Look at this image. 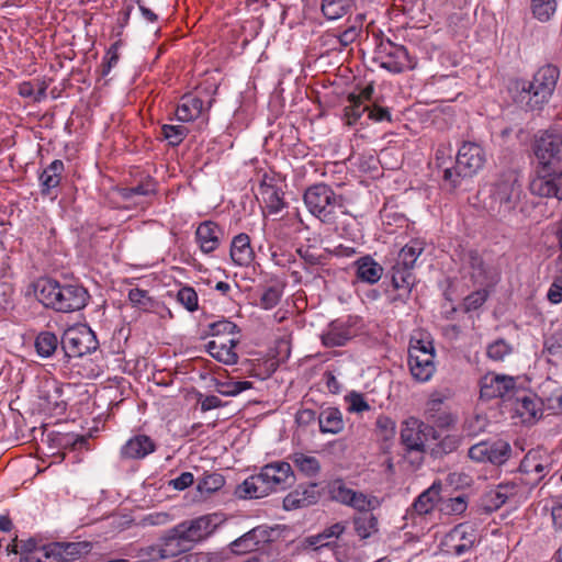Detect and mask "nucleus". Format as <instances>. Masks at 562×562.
I'll return each mask as SVG.
<instances>
[{
    "mask_svg": "<svg viewBox=\"0 0 562 562\" xmlns=\"http://www.w3.org/2000/svg\"><path fill=\"white\" fill-rule=\"evenodd\" d=\"M435 347L429 333L416 330L411 337L408 347V368L412 376L418 382H427L436 371Z\"/></svg>",
    "mask_w": 562,
    "mask_h": 562,
    "instance_id": "7ed1b4c3",
    "label": "nucleus"
},
{
    "mask_svg": "<svg viewBox=\"0 0 562 562\" xmlns=\"http://www.w3.org/2000/svg\"><path fill=\"white\" fill-rule=\"evenodd\" d=\"M140 562H157L164 560L159 543H154L144 548H140L136 554Z\"/></svg>",
    "mask_w": 562,
    "mask_h": 562,
    "instance_id": "6e6d98bb",
    "label": "nucleus"
},
{
    "mask_svg": "<svg viewBox=\"0 0 562 562\" xmlns=\"http://www.w3.org/2000/svg\"><path fill=\"white\" fill-rule=\"evenodd\" d=\"M547 296L551 303L558 304L562 302V279L555 280L551 284Z\"/></svg>",
    "mask_w": 562,
    "mask_h": 562,
    "instance_id": "0e129e2a",
    "label": "nucleus"
},
{
    "mask_svg": "<svg viewBox=\"0 0 562 562\" xmlns=\"http://www.w3.org/2000/svg\"><path fill=\"white\" fill-rule=\"evenodd\" d=\"M156 450L155 441L146 435L131 437L120 449L123 460H140Z\"/></svg>",
    "mask_w": 562,
    "mask_h": 562,
    "instance_id": "aec40b11",
    "label": "nucleus"
},
{
    "mask_svg": "<svg viewBox=\"0 0 562 562\" xmlns=\"http://www.w3.org/2000/svg\"><path fill=\"white\" fill-rule=\"evenodd\" d=\"M465 265L470 269V277L474 283L482 286H490L494 283V277L491 269L484 263L482 257L474 250H470L465 256Z\"/></svg>",
    "mask_w": 562,
    "mask_h": 562,
    "instance_id": "cd10ccee",
    "label": "nucleus"
},
{
    "mask_svg": "<svg viewBox=\"0 0 562 562\" xmlns=\"http://www.w3.org/2000/svg\"><path fill=\"white\" fill-rule=\"evenodd\" d=\"M351 330L344 322V318H335L328 325L326 331L322 335L325 346H341L351 337Z\"/></svg>",
    "mask_w": 562,
    "mask_h": 562,
    "instance_id": "c85d7f7f",
    "label": "nucleus"
},
{
    "mask_svg": "<svg viewBox=\"0 0 562 562\" xmlns=\"http://www.w3.org/2000/svg\"><path fill=\"white\" fill-rule=\"evenodd\" d=\"M316 503V497L308 496V497H302L301 496V488H297L291 493H289L284 499H283V507L286 510L295 509L300 507H305L312 504Z\"/></svg>",
    "mask_w": 562,
    "mask_h": 562,
    "instance_id": "8fccbe9b",
    "label": "nucleus"
},
{
    "mask_svg": "<svg viewBox=\"0 0 562 562\" xmlns=\"http://www.w3.org/2000/svg\"><path fill=\"white\" fill-rule=\"evenodd\" d=\"M210 331L215 339H225L226 336L238 337L237 326L227 318L210 324Z\"/></svg>",
    "mask_w": 562,
    "mask_h": 562,
    "instance_id": "de8ad7c7",
    "label": "nucleus"
},
{
    "mask_svg": "<svg viewBox=\"0 0 562 562\" xmlns=\"http://www.w3.org/2000/svg\"><path fill=\"white\" fill-rule=\"evenodd\" d=\"M224 521L221 514H209L178 524L190 547L209 538Z\"/></svg>",
    "mask_w": 562,
    "mask_h": 562,
    "instance_id": "f8f14e48",
    "label": "nucleus"
},
{
    "mask_svg": "<svg viewBox=\"0 0 562 562\" xmlns=\"http://www.w3.org/2000/svg\"><path fill=\"white\" fill-rule=\"evenodd\" d=\"M557 0H531V10L536 19L547 22L554 14Z\"/></svg>",
    "mask_w": 562,
    "mask_h": 562,
    "instance_id": "c03bdc74",
    "label": "nucleus"
},
{
    "mask_svg": "<svg viewBox=\"0 0 562 562\" xmlns=\"http://www.w3.org/2000/svg\"><path fill=\"white\" fill-rule=\"evenodd\" d=\"M516 379L494 372H488L480 381V394L482 398H507L512 400L516 394Z\"/></svg>",
    "mask_w": 562,
    "mask_h": 562,
    "instance_id": "ddd939ff",
    "label": "nucleus"
},
{
    "mask_svg": "<svg viewBox=\"0 0 562 562\" xmlns=\"http://www.w3.org/2000/svg\"><path fill=\"white\" fill-rule=\"evenodd\" d=\"M484 286L481 290H477L470 295H468L463 301V312L471 313L475 312L479 307H481L488 296V291Z\"/></svg>",
    "mask_w": 562,
    "mask_h": 562,
    "instance_id": "603ef678",
    "label": "nucleus"
},
{
    "mask_svg": "<svg viewBox=\"0 0 562 562\" xmlns=\"http://www.w3.org/2000/svg\"><path fill=\"white\" fill-rule=\"evenodd\" d=\"M349 101L350 105L345 109V117L348 125H353L366 111H369V106L363 104L361 97L350 95Z\"/></svg>",
    "mask_w": 562,
    "mask_h": 562,
    "instance_id": "49530a36",
    "label": "nucleus"
},
{
    "mask_svg": "<svg viewBox=\"0 0 562 562\" xmlns=\"http://www.w3.org/2000/svg\"><path fill=\"white\" fill-rule=\"evenodd\" d=\"M559 470V459L555 453L542 448L530 450L520 463V471L526 474H535V480L540 481L549 474H555Z\"/></svg>",
    "mask_w": 562,
    "mask_h": 562,
    "instance_id": "1a4fd4ad",
    "label": "nucleus"
},
{
    "mask_svg": "<svg viewBox=\"0 0 562 562\" xmlns=\"http://www.w3.org/2000/svg\"><path fill=\"white\" fill-rule=\"evenodd\" d=\"M183 537L184 535L177 525L159 539L158 543L160 546V552L164 560L173 558L191 548L187 539Z\"/></svg>",
    "mask_w": 562,
    "mask_h": 562,
    "instance_id": "393cba45",
    "label": "nucleus"
},
{
    "mask_svg": "<svg viewBox=\"0 0 562 562\" xmlns=\"http://www.w3.org/2000/svg\"><path fill=\"white\" fill-rule=\"evenodd\" d=\"M520 184L514 176L496 183L492 194L493 203L498 204L499 214H507L515 209L520 198Z\"/></svg>",
    "mask_w": 562,
    "mask_h": 562,
    "instance_id": "dca6fc26",
    "label": "nucleus"
},
{
    "mask_svg": "<svg viewBox=\"0 0 562 562\" xmlns=\"http://www.w3.org/2000/svg\"><path fill=\"white\" fill-rule=\"evenodd\" d=\"M544 347L550 355H560L562 353V338L554 339L553 337H548L544 341Z\"/></svg>",
    "mask_w": 562,
    "mask_h": 562,
    "instance_id": "774afa93",
    "label": "nucleus"
},
{
    "mask_svg": "<svg viewBox=\"0 0 562 562\" xmlns=\"http://www.w3.org/2000/svg\"><path fill=\"white\" fill-rule=\"evenodd\" d=\"M441 484L432 483L430 487L424 491L414 502V510L419 515L430 513L440 501Z\"/></svg>",
    "mask_w": 562,
    "mask_h": 562,
    "instance_id": "72a5a7b5",
    "label": "nucleus"
},
{
    "mask_svg": "<svg viewBox=\"0 0 562 562\" xmlns=\"http://www.w3.org/2000/svg\"><path fill=\"white\" fill-rule=\"evenodd\" d=\"M379 58L380 66L393 74H400L412 68L407 49L390 41L385 44H381Z\"/></svg>",
    "mask_w": 562,
    "mask_h": 562,
    "instance_id": "6ab92c4d",
    "label": "nucleus"
},
{
    "mask_svg": "<svg viewBox=\"0 0 562 562\" xmlns=\"http://www.w3.org/2000/svg\"><path fill=\"white\" fill-rule=\"evenodd\" d=\"M512 453L510 445L505 440L481 441L470 447L469 458L477 463L502 465L507 462Z\"/></svg>",
    "mask_w": 562,
    "mask_h": 562,
    "instance_id": "9b49d317",
    "label": "nucleus"
},
{
    "mask_svg": "<svg viewBox=\"0 0 562 562\" xmlns=\"http://www.w3.org/2000/svg\"><path fill=\"white\" fill-rule=\"evenodd\" d=\"M225 485V479L220 473H209L198 481L196 490L204 498L220 491Z\"/></svg>",
    "mask_w": 562,
    "mask_h": 562,
    "instance_id": "58836bf2",
    "label": "nucleus"
},
{
    "mask_svg": "<svg viewBox=\"0 0 562 562\" xmlns=\"http://www.w3.org/2000/svg\"><path fill=\"white\" fill-rule=\"evenodd\" d=\"M560 70L553 65H546L538 69L530 82L522 87L521 92L525 93L531 108H537L548 102L552 95Z\"/></svg>",
    "mask_w": 562,
    "mask_h": 562,
    "instance_id": "423d86ee",
    "label": "nucleus"
},
{
    "mask_svg": "<svg viewBox=\"0 0 562 562\" xmlns=\"http://www.w3.org/2000/svg\"><path fill=\"white\" fill-rule=\"evenodd\" d=\"M231 258L238 266H248L254 259L250 238L246 234L234 237L231 245Z\"/></svg>",
    "mask_w": 562,
    "mask_h": 562,
    "instance_id": "c756f323",
    "label": "nucleus"
},
{
    "mask_svg": "<svg viewBox=\"0 0 562 562\" xmlns=\"http://www.w3.org/2000/svg\"><path fill=\"white\" fill-rule=\"evenodd\" d=\"M533 151L541 166L539 171L553 170L562 162V136L543 133L536 139Z\"/></svg>",
    "mask_w": 562,
    "mask_h": 562,
    "instance_id": "9d476101",
    "label": "nucleus"
},
{
    "mask_svg": "<svg viewBox=\"0 0 562 562\" xmlns=\"http://www.w3.org/2000/svg\"><path fill=\"white\" fill-rule=\"evenodd\" d=\"M37 300L46 307L59 313H74L87 305L89 294L80 285H60L50 278H41L34 283Z\"/></svg>",
    "mask_w": 562,
    "mask_h": 562,
    "instance_id": "f257e3e1",
    "label": "nucleus"
},
{
    "mask_svg": "<svg viewBox=\"0 0 562 562\" xmlns=\"http://www.w3.org/2000/svg\"><path fill=\"white\" fill-rule=\"evenodd\" d=\"M259 473L270 493L283 491L294 482L291 464L284 461L266 464Z\"/></svg>",
    "mask_w": 562,
    "mask_h": 562,
    "instance_id": "4468645a",
    "label": "nucleus"
},
{
    "mask_svg": "<svg viewBox=\"0 0 562 562\" xmlns=\"http://www.w3.org/2000/svg\"><path fill=\"white\" fill-rule=\"evenodd\" d=\"M512 351L510 346L505 340H496L487 348V356L495 361H502Z\"/></svg>",
    "mask_w": 562,
    "mask_h": 562,
    "instance_id": "4d7b16f0",
    "label": "nucleus"
},
{
    "mask_svg": "<svg viewBox=\"0 0 562 562\" xmlns=\"http://www.w3.org/2000/svg\"><path fill=\"white\" fill-rule=\"evenodd\" d=\"M319 430L323 434L336 435L344 430L345 423L341 412L336 407L324 408L318 416Z\"/></svg>",
    "mask_w": 562,
    "mask_h": 562,
    "instance_id": "7c9ffc66",
    "label": "nucleus"
},
{
    "mask_svg": "<svg viewBox=\"0 0 562 562\" xmlns=\"http://www.w3.org/2000/svg\"><path fill=\"white\" fill-rule=\"evenodd\" d=\"M519 490L520 487L513 482L501 483L484 494L482 505L487 512L497 510L507 501L516 497Z\"/></svg>",
    "mask_w": 562,
    "mask_h": 562,
    "instance_id": "412c9836",
    "label": "nucleus"
},
{
    "mask_svg": "<svg viewBox=\"0 0 562 562\" xmlns=\"http://www.w3.org/2000/svg\"><path fill=\"white\" fill-rule=\"evenodd\" d=\"M529 189L535 195L562 201V171H538L530 181Z\"/></svg>",
    "mask_w": 562,
    "mask_h": 562,
    "instance_id": "f3484780",
    "label": "nucleus"
},
{
    "mask_svg": "<svg viewBox=\"0 0 562 562\" xmlns=\"http://www.w3.org/2000/svg\"><path fill=\"white\" fill-rule=\"evenodd\" d=\"M239 342L238 337H229L227 339H213L207 344L209 353L220 362L225 364H235L238 356L235 347Z\"/></svg>",
    "mask_w": 562,
    "mask_h": 562,
    "instance_id": "bb28decb",
    "label": "nucleus"
},
{
    "mask_svg": "<svg viewBox=\"0 0 562 562\" xmlns=\"http://www.w3.org/2000/svg\"><path fill=\"white\" fill-rule=\"evenodd\" d=\"M346 401L348 403L349 412L362 413L370 409L369 404L359 393H351L350 395L346 396Z\"/></svg>",
    "mask_w": 562,
    "mask_h": 562,
    "instance_id": "bf43d9fd",
    "label": "nucleus"
},
{
    "mask_svg": "<svg viewBox=\"0 0 562 562\" xmlns=\"http://www.w3.org/2000/svg\"><path fill=\"white\" fill-rule=\"evenodd\" d=\"M173 520L171 514L167 512L150 513L142 518V525L147 526H164Z\"/></svg>",
    "mask_w": 562,
    "mask_h": 562,
    "instance_id": "13d9d810",
    "label": "nucleus"
},
{
    "mask_svg": "<svg viewBox=\"0 0 562 562\" xmlns=\"http://www.w3.org/2000/svg\"><path fill=\"white\" fill-rule=\"evenodd\" d=\"M353 526L361 539H368L378 531V519L373 515L358 516L353 518Z\"/></svg>",
    "mask_w": 562,
    "mask_h": 562,
    "instance_id": "79ce46f5",
    "label": "nucleus"
},
{
    "mask_svg": "<svg viewBox=\"0 0 562 562\" xmlns=\"http://www.w3.org/2000/svg\"><path fill=\"white\" fill-rule=\"evenodd\" d=\"M271 259L274 265L280 266V267H289V269L292 268V265L296 263L293 256L291 254H285V252H283V254L273 252Z\"/></svg>",
    "mask_w": 562,
    "mask_h": 562,
    "instance_id": "338daca9",
    "label": "nucleus"
},
{
    "mask_svg": "<svg viewBox=\"0 0 562 562\" xmlns=\"http://www.w3.org/2000/svg\"><path fill=\"white\" fill-rule=\"evenodd\" d=\"M477 540L475 529L468 524L456 526L445 538V546L448 553L461 557L470 552Z\"/></svg>",
    "mask_w": 562,
    "mask_h": 562,
    "instance_id": "2eb2a0df",
    "label": "nucleus"
},
{
    "mask_svg": "<svg viewBox=\"0 0 562 562\" xmlns=\"http://www.w3.org/2000/svg\"><path fill=\"white\" fill-rule=\"evenodd\" d=\"M360 32V29L358 26H350L346 29L340 35H339V42L344 46H348L349 44L353 43L356 38L358 37Z\"/></svg>",
    "mask_w": 562,
    "mask_h": 562,
    "instance_id": "69168bd1",
    "label": "nucleus"
},
{
    "mask_svg": "<svg viewBox=\"0 0 562 562\" xmlns=\"http://www.w3.org/2000/svg\"><path fill=\"white\" fill-rule=\"evenodd\" d=\"M432 429L415 417H408L402 423L401 440L408 450L422 451Z\"/></svg>",
    "mask_w": 562,
    "mask_h": 562,
    "instance_id": "a211bd4d",
    "label": "nucleus"
},
{
    "mask_svg": "<svg viewBox=\"0 0 562 562\" xmlns=\"http://www.w3.org/2000/svg\"><path fill=\"white\" fill-rule=\"evenodd\" d=\"M203 111V101L196 97L188 95L182 98V102L176 110L179 121L189 122L201 115Z\"/></svg>",
    "mask_w": 562,
    "mask_h": 562,
    "instance_id": "c9c22d12",
    "label": "nucleus"
},
{
    "mask_svg": "<svg viewBox=\"0 0 562 562\" xmlns=\"http://www.w3.org/2000/svg\"><path fill=\"white\" fill-rule=\"evenodd\" d=\"M194 483V476L191 472H182L179 476L170 480L169 485L177 490L183 491Z\"/></svg>",
    "mask_w": 562,
    "mask_h": 562,
    "instance_id": "052dcab7",
    "label": "nucleus"
},
{
    "mask_svg": "<svg viewBox=\"0 0 562 562\" xmlns=\"http://www.w3.org/2000/svg\"><path fill=\"white\" fill-rule=\"evenodd\" d=\"M87 542H53L43 546L37 557H25L21 562H70L87 553Z\"/></svg>",
    "mask_w": 562,
    "mask_h": 562,
    "instance_id": "6e6552de",
    "label": "nucleus"
},
{
    "mask_svg": "<svg viewBox=\"0 0 562 562\" xmlns=\"http://www.w3.org/2000/svg\"><path fill=\"white\" fill-rule=\"evenodd\" d=\"M270 533L263 526H258L244 533L231 543V550L235 554H246L255 551L261 543L269 540Z\"/></svg>",
    "mask_w": 562,
    "mask_h": 562,
    "instance_id": "4be33fe9",
    "label": "nucleus"
},
{
    "mask_svg": "<svg viewBox=\"0 0 562 562\" xmlns=\"http://www.w3.org/2000/svg\"><path fill=\"white\" fill-rule=\"evenodd\" d=\"M348 0H323L322 12L328 20H336L346 14Z\"/></svg>",
    "mask_w": 562,
    "mask_h": 562,
    "instance_id": "a18cd8bd",
    "label": "nucleus"
},
{
    "mask_svg": "<svg viewBox=\"0 0 562 562\" xmlns=\"http://www.w3.org/2000/svg\"><path fill=\"white\" fill-rule=\"evenodd\" d=\"M155 192V186L150 182L142 183L136 187L122 190V196L125 200H133L135 196H147Z\"/></svg>",
    "mask_w": 562,
    "mask_h": 562,
    "instance_id": "5fc2aeb1",
    "label": "nucleus"
},
{
    "mask_svg": "<svg viewBox=\"0 0 562 562\" xmlns=\"http://www.w3.org/2000/svg\"><path fill=\"white\" fill-rule=\"evenodd\" d=\"M376 428L380 432V435L384 439H391L395 436L396 432V423L386 415H380L376 418Z\"/></svg>",
    "mask_w": 562,
    "mask_h": 562,
    "instance_id": "864d4df0",
    "label": "nucleus"
},
{
    "mask_svg": "<svg viewBox=\"0 0 562 562\" xmlns=\"http://www.w3.org/2000/svg\"><path fill=\"white\" fill-rule=\"evenodd\" d=\"M304 202L308 211L324 223L334 222L337 209L344 205L342 198L324 183L310 187L305 191Z\"/></svg>",
    "mask_w": 562,
    "mask_h": 562,
    "instance_id": "20e7f679",
    "label": "nucleus"
},
{
    "mask_svg": "<svg viewBox=\"0 0 562 562\" xmlns=\"http://www.w3.org/2000/svg\"><path fill=\"white\" fill-rule=\"evenodd\" d=\"M356 266L358 279L370 284L376 283L383 274V268L369 256L358 259Z\"/></svg>",
    "mask_w": 562,
    "mask_h": 562,
    "instance_id": "473e14b6",
    "label": "nucleus"
},
{
    "mask_svg": "<svg viewBox=\"0 0 562 562\" xmlns=\"http://www.w3.org/2000/svg\"><path fill=\"white\" fill-rule=\"evenodd\" d=\"M58 346V338L49 331L41 333L35 339V349L38 356L43 358L50 357Z\"/></svg>",
    "mask_w": 562,
    "mask_h": 562,
    "instance_id": "a19ab883",
    "label": "nucleus"
},
{
    "mask_svg": "<svg viewBox=\"0 0 562 562\" xmlns=\"http://www.w3.org/2000/svg\"><path fill=\"white\" fill-rule=\"evenodd\" d=\"M346 530H347L346 521L334 522V524L325 527L317 535L307 537L305 539V543L307 547H311L314 550L333 547L336 544L337 540L346 532Z\"/></svg>",
    "mask_w": 562,
    "mask_h": 562,
    "instance_id": "b1692460",
    "label": "nucleus"
},
{
    "mask_svg": "<svg viewBox=\"0 0 562 562\" xmlns=\"http://www.w3.org/2000/svg\"><path fill=\"white\" fill-rule=\"evenodd\" d=\"M513 398L514 409L524 422H532L541 416V403L535 394L516 390Z\"/></svg>",
    "mask_w": 562,
    "mask_h": 562,
    "instance_id": "5701e85b",
    "label": "nucleus"
},
{
    "mask_svg": "<svg viewBox=\"0 0 562 562\" xmlns=\"http://www.w3.org/2000/svg\"><path fill=\"white\" fill-rule=\"evenodd\" d=\"M236 494L240 498H260L270 494L261 474L251 475L247 477L236 488Z\"/></svg>",
    "mask_w": 562,
    "mask_h": 562,
    "instance_id": "2f4dec72",
    "label": "nucleus"
},
{
    "mask_svg": "<svg viewBox=\"0 0 562 562\" xmlns=\"http://www.w3.org/2000/svg\"><path fill=\"white\" fill-rule=\"evenodd\" d=\"M381 504L382 499L380 497L353 490L347 506L360 513H368L378 509Z\"/></svg>",
    "mask_w": 562,
    "mask_h": 562,
    "instance_id": "f704fd0d",
    "label": "nucleus"
},
{
    "mask_svg": "<svg viewBox=\"0 0 562 562\" xmlns=\"http://www.w3.org/2000/svg\"><path fill=\"white\" fill-rule=\"evenodd\" d=\"M177 301L190 313L198 310V294L193 288H181L178 291Z\"/></svg>",
    "mask_w": 562,
    "mask_h": 562,
    "instance_id": "3c124183",
    "label": "nucleus"
},
{
    "mask_svg": "<svg viewBox=\"0 0 562 562\" xmlns=\"http://www.w3.org/2000/svg\"><path fill=\"white\" fill-rule=\"evenodd\" d=\"M161 134L170 146L180 145L188 135V128L183 125H169L161 126Z\"/></svg>",
    "mask_w": 562,
    "mask_h": 562,
    "instance_id": "09e8293b",
    "label": "nucleus"
},
{
    "mask_svg": "<svg viewBox=\"0 0 562 562\" xmlns=\"http://www.w3.org/2000/svg\"><path fill=\"white\" fill-rule=\"evenodd\" d=\"M353 490L348 487L342 480H334L328 483L330 498L345 506L348 505Z\"/></svg>",
    "mask_w": 562,
    "mask_h": 562,
    "instance_id": "37998d69",
    "label": "nucleus"
},
{
    "mask_svg": "<svg viewBox=\"0 0 562 562\" xmlns=\"http://www.w3.org/2000/svg\"><path fill=\"white\" fill-rule=\"evenodd\" d=\"M98 340L93 330L86 324L67 328L61 337V347L69 358H79L94 351Z\"/></svg>",
    "mask_w": 562,
    "mask_h": 562,
    "instance_id": "0eeeda50",
    "label": "nucleus"
},
{
    "mask_svg": "<svg viewBox=\"0 0 562 562\" xmlns=\"http://www.w3.org/2000/svg\"><path fill=\"white\" fill-rule=\"evenodd\" d=\"M64 169V162L59 159H56L43 170L40 176L43 193H48L52 189L56 188L60 183Z\"/></svg>",
    "mask_w": 562,
    "mask_h": 562,
    "instance_id": "e433bc0d",
    "label": "nucleus"
},
{
    "mask_svg": "<svg viewBox=\"0 0 562 562\" xmlns=\"http://www.w3.org/2000/svg\"><path fill=\"white\" fill-rule=\"evenodd\" d=\"M290 459L295 468L307 477H315L321 471V463L317 458L313 456L295 452Z\"/></svg>",
    "mask_w": 562,
    "mask_h": 562,
    "instance_id": "4c0bfd02",
    "label": "nucleus"
},
{
    "mask_svg": "<svg viewBox=\"0 0 562 562\" xmlns=\"http://www.w3.org/2000/svg\"><path fill=\"white\" fill-rule=\"evenodd\" d=\"M486 154L481 145L465 142L459 148L456 166L443 169L442 180L445 187L457 189L462 181L476 175L485 165Z\"/></svg>",
    "mask_w": 562,
    "mask_h": 562,
    "instance_id": "f03ea898",
    "label": "nucleus"
},
{
    "mask_svg": "<svg viewBox=\"0 0 562 562\" xmlns=\"http://www.w3.org/2000/svg\"><path fill=\"white\" fill-rule=\"evenodd\" d=\"M259 194L270 213H278L284 206V202L279 190L271 184H261L259 188Z\"/></svg>",
    "mask_w": 562,
    "mask_h": 562,
    "instance_id": "ea45409f",
    "label": "nucleus"
},
{
    "mask_svg": "<svg viewBox=\"0 0 562 562\" xmlns=\"http://www.w3.org/2000/svg\"><path fill=\"white\" fill-rule=\"evenodd\" d=\"M223 231L212 221L201 223L195 231V239L205 254L214 251L220 246Z\"/></svg>",
    "mask_w": 562,
    "mask_h": 562,
    "instance_id": "a878e982",
    "label": "nucleus"
},
{
    "mask_svg": "<svg viewBox=\"0 0 562 562\" xmlns=\"http://www.w3.org/2000/svg\"><path fill=\"white\" fill-rule=\"evenodd\" d=\"M280 300V292L274 288L266 290L261 296V305L266 310L274 307Z\"/></svg>",
    "mask_w": 562,
    "mask_h": 562,
    "instance_id": "e2e57ef3",
    "label": "nucleus"
},
{
    "mask_svg": "<svg viewBox=\"0 0 562 562\" xmlns=\"http://www.w3.org/2000/svg\"><path fill=\"white\" fill-rule=\"evenodd\" d=\"M467 509V502L463 497L458 496L447 501L443 510L449 514L459 515Z\"/></svg>",
    "mask_w": 562,
    "mask_h": 562,
    "instance_id": "680f3d73",
    "label": "nucleus"
},
{
    "mask_svg": "<svg viewBox=\"0 0 562 562\" xmlns=\"http://www.w3.org/2000/svg\"><path fill=\"white\" fill-rule=\"evenodd\" d=\"M424 249V241L415 239L400 250L395 263L392 267V283L395 289H403L407 293L411 292L415 283L413 269Z\"/></svg>",
    "mask_w": 562,
    "mask_h": 562,
    "instance_id": "39448f33",
    "label": "nucleus"
}]
</instances>
